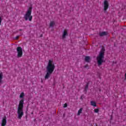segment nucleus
Returning <instances> with one entry per match:
<instances>
[{
  "label": "nucleus",
  "instance_id": "1",
  "mask_svg": "<svg viewBox=\"0 0 126 126\" xmlns=\"http://www.w3.org/2000/svg\"><path fill=\"white\" fill-rule=\"evenodd\" d=\"M56 68V66L55 65V63H54V61L53 60H49L48 64L46 66V74L44 77L45 79H49L51 77V75L53 72H54V70Z\"/></svg>",
  "mask_w": 126,
  "mask_h": 126
},
{
  "label": "nucleus",
  "instance_id": "2",
  "mask_svg": "<svg viewBox=\"0 0 126 126\" xmlns=\"http://www.w3.org/2000/svg\"><path fill=\"white\" fill-rule=\"evenodd\" d=\"M24 99H21L20 100L19 105L17 108V114L18 115V119L21 120L22 117L24 115V112H23V108H24Z\"/></svg>",
  "mask_w": 126,
  "mask_h": 126
},
{
  "label": "nucleus",
  "instance_id": "3",
  "mask_svg": "<svg viewBox=\"0 0 126 126\" xmlns=\"http://www.w3.org/2000/svg\"><path fill=\"white\" fill-rule=\"evenodd\" d=\"M105 47H102L98 56L96 57V60L98 66H100V65H102V64L103 63H104V59L105 58Z\"/></svg>",
  "mask_w": 126,
  "mask_h": 126
},
{
  "label": "nucleus",
  "instance_id": "4",
  "mask_svg": "<svg viewBox=\"0 0 126 126\" xmlns=\"http://www.w3.org/2000/svg\"><path fill=\"white\" fill-rule=\"evenodd\" d=\"M32 7H30L26 14L24 15V18L26 21H32L33 16H32Z\"/></svg>",
  "mask_w": 126,
  "mask_h": 126
},
{
  "label": "nucleus",
  "instance_id": "5",
  "mask_svg": "<svg viewBox=\"0 0 126 126\" xmlns=\"http://www.w3.org/2000/svg\"><path fill=\"white\" fill-rule=\"evenodd\" d=\"M17 58H22L23 55V51L21 47H18L17 48Z\"/></svg>",
  "mask_w": 126,
  "mask_h": 126
},
{
  "label": "nucleus",
  "instance_id": "6",
  "mask_svg": "<svg viewBox=\"0 0 126 126\" xmlns=\"http://www.w3.org/2000/svg\"><path fill=\"white\" fill-rule=\"evenodd\" d=\"M68 36V33H67V30H64L62 34V39H65L66 36Z\"/></svg>",
  "mask_w": 126,
  "mask_h": 126
},
{
  "label": "nucleus",
  "instance_id": "7",
  "mask_svg": "<svg viewBox=\"0 0 126 126\" xmlns=\"http://www.w3.org/2000/svg\"><path fill=\"white\" fill-rule=\"evenodd\" d=\"M109 8V3L107 0L104 1V10L106 11Z\"/></svg>",
  "mask_w": 126,
  "mask_h": 126
},
{
  "label": "nucleus",
  "instance_id": "8",
  "mask_svg": "<svg viewBox=\"0 0 126 126\" xmlns=\"http://www.w3.org/2000/svg\"><path fill=\"white\" fill-rule=\"evenodd\" d=\"M6 117H4L3 118L2 120V122H1V126H6Z\"/></svg>",
  "mask_w": 126,
  "mask_h": 126
},
{
  "label": "nucleus",
  "instance_id": "9",
  "mask_svg": "<svg viewBox=\"0 0 126 126\" xmlns=\"http://www.w3.org/2000/svg\"><path fill=\"white\" fill-rule=\"evenodd\" d=\"M109 33L107 32H103L99 33V36L103 37V36H107Z\"/></svg>",
  "mask_w": 126,
  "mask_h": 126
},
{
  "label": "nucleus",
  "instance_id": "10",
  "mask_svg": "<svg viewBox=\"0 0 126 126\" xmlns=\"http://www.w3.org/2000/svg\"><path fill=\"white\" fill-rule=\"evenodd\" d=\"M56 24V22L54 21H51L49 24L50 27H54V26Z\"/></svg>",
  "mask_w": 126,
  "mask_h": 126
},
{
  "label": "nucleus",
  "instance_id": "11",
  "mask_svg": "<svg viewBox=\"0 0 126 126\" xmlns=\"http://www.w3.org/2000/svg\"><path fill=\"white\" fill-rule=\"evenodd\" d=\"M91 105L92 106H94V107H97V105L96 104V102L94 101H91Z\"/></svg>",
  "mask_w": 126,
  "mask_h": 126
},
{
  "label": "nucleus",
  "instance_id": "12",
  "mask_svg": "<svg viewBox=\"0 0 126 126\" xmlns=\"http://www.w3.org/2000/svg\"><path fill=\"white\" fill-rule=\"evenodd\" d=\"M83 110V108H81L78 111V113H77V115L78 116H80V114H81V113H82V111Z\"/></svg>",
  "mask_w": 126,
  "mask_h": 126
},
{
  "label": "nucleus",
  "instance_id": "13",
  "mask_svg": "<svg viewBox=\"0 0 126 126\" xmlns=\"http://www.w3.org/2000/svg\"><path fill=\"white\" fill-rule=\"evenodd\" d=\"M85 61L87 63H89V61H90V57L89 56H86L85 57Z\"/></svg>",
  "mask_w": 126,
  "mask_h": 126
},
{
  "label": "nucleus",
  "instance_id": "14",
  "mask_svg": "<svg viewBox=\"0 0 126 126\" xmlns=\"http://www.w3.org/2000/svg\"><path fill=\"white\" fill-rule=\"evenodd\" d=\"M88 86H89V84L88 83H87L84 88V91L85 92H87V90L88 89Z\"/></svg>",
  "mask_w": 126,
  "mask_h": 126
},
{
  "label": "nucleus",
  "instance_id": "15",
  "mask_svg": "<svg viewBox=\"0 0 126 126\" xmlns=\"http://www.w3.org/2000/svg\"><path fill=\"white\" fill-rule=\"evenodd\" d=\"M24 95V93H22L20 95V98H23Z\"/></svg>",
  "mask_w": 126,
  "mask_h": 126
},
{
  "label": "nucleus",
  "instance_id": "16",
  "mask_svg": "<svg viewBox=\"0 0 126 126\" xmlns=\"http://www.w3.org/2000/svg\"><path fill=\"white\" fill-rule=\"evenodd\" d=\"M94 113H98L99 112V109H95L94 110Z\"/></svg>",
  "mask_w": 126,
  "mask_h": 126
},
{
  "label": "nucleus",
  "instance_id": "17",
  "mask_svg": "<svg viewBox=\"0 0 126 126\" xmlns=\"http://www.w3.org/2000/svg\"><path fill=\"white\" fill-rule=\"evenodd\" d=\"M1 21H2V19H1V17L0 16V26L1 25Z\"/></svg>",
  "mask_w": 126,
  "mask_h": 126
},
{
  "label": "nucleus",
  "instance_id": "18",
  "mask_svg": "<svg viewBox=\"0 0 126 126\" xmlns=\"http://www.w3.org/2000/svg\"><path fill=\"white\" fill-rule=\"evenodd\" d=\"M63 107L64 108H66V107H67V103L64 104Z\"/></svg>",
  "mask_w": 126,
  "mask_h": 126
},
{
  "label": "nucleus",
  "instance_id": "19",
  "mask_svg": "<svg viewBox=\"0 0 126 126\" xmlns=\"http://www.w3.org/2000/svg\"><path fill=\"white\" fill-rule=\"evenodd\" d=\"M18 39H19V36H17L15 37V39H16V40H18Z\"/></svg>",
  "mask_w": 126,
  "mask_h": 126
},
{
  "label": "nucleus",
  "instance_id": "20",
  "mask_svg": "<svg viewBox=\"0 0 126 126\" xmlns=\"http://www.w3.org/2000/svg\"><path fill=\"white\" fill-rule=\"evenodd\" d=\"M41 83H43V80H42V79H41Z\"/></svg>",
  "mask_w": 126,
  "mask_h": 126
},
{
  "label": "nucleus",
  "instance_id": "21",
  "mask_svg": "<svg viewBox=\"0 0 126 126\" xmlns=\"http://www.w3.org/2000/svg\"><path fill=\"white\" fill-rule=\"evenodd\" d=\"M19 31H22V29H19Z\"/></svg>",
  "mask_w": 126,
  "mask_h": 126
},
{
  "label": "nucleus",
  "instance_id": "22",
  "mask_svg": "<svg viewBox=\"0 0 126 126\" xmlns=\"http://www.w3.org/2000/svg\"><path fill=\"white\" fill-rule=\"evenodd\" d=\"M40 37H43V35H42V34H41V35H40Z\"/></svg>",
  "mask_w": 126,
  "mask_h": 126
},
{
  "label": "nucleus",
  "instance_id": "23",
  "mask_svg": "<svg viewBox=\"0 0 126 126\" xmlns=\"http://www.w3.org/2000/svg\"><path fill=\"white\" fill-rule=\"evenodd\" d=\"M81 99H82V95L81 96Z\"/></svg>",
  "mask_w": 126,
  "mask_h": 126
},
{
  "label": "nucleus",
  "instance_id": "24",
  "mask_svg": "<svg viewBox=\"0 0 126 126\" xmlns=\"http://www.w3.org/2000/svg\"><path fill=\"white\" fill-rule=\"evenodd\" d=\"M85 67H86V66H85Z\"/></svg>",
  "mask_w": 126,
  "mask_h": 126
}]
</instances>
